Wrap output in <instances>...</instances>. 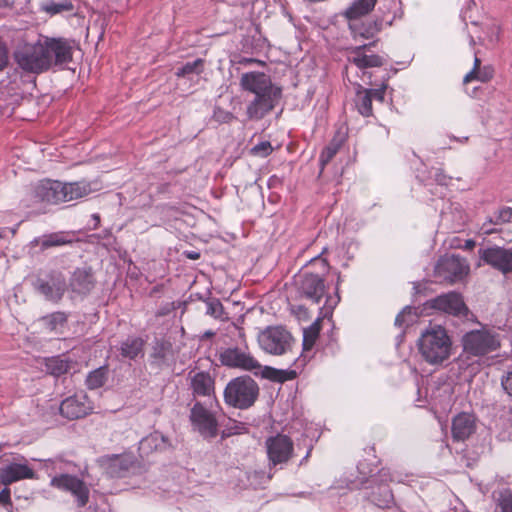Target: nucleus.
<instances>
[{
	"mask_svg": "<svg viewBox=\"0 0 512 512\" xmlns=\"http://www.w3.org/2000/svg\"><path fill=\"white\" fill-rule=\"evenodd\" d=\"M74 42L63 37L39 35L34 43V74L63 66L73 60Z\"/></svg>",
	"mask_w": 512,
	"mask_h": 512,
	"instance_id": "f257e3e1",
	"label": "nucleus"
},
{
	"mask_svg": "<svg viewBox=\"0 0 512 512\" xmlns=\"http://www.w3.org/2000/svg\"><path fill=\"white\" fill-rule=\"evenodd\" d=\"M39 462L47 469L51 468L54 472H60L58 475L51 478V486L61 491L71 493V495L75 497L78 507H84L88 503L90 491L84 480L64 472L70 471L71 467H74L75 464L61 458L46 461L39 460Z\"/></svg>",
	"mask_w": 512,
	"mask_h": 512,
	"instance_id": "f03ea898",
	"label": "nucleus"
},
{
	"mask_svg": "<svg viewBox=\"0 0 512 512\" xmlns=\"http://www.w3.org/2000/svg\"><path fill=\"white\" fill-rule=\"evenodd\" d=\"M312 258L309 262L310 267L319 266V271H303L295 277V286L300 297L305 298L312 303L319 304L326 294L325 276L329 271V264L322 254Z\"/></svg>",
	"mask_w": 512,
	"mask_h": 512,
	"instance_id": "7ed1b4c3",
	"label": "nucleus"
},
{
	"mask_svg": "<svg viewBox=\"0 0 512 512\" xmlns=\"http://www.w3.org/2000/svg\"><path fill=\"white\" fill-rule=\"evenodd\" d=\"M418 348L422 358L427 363L437 365L450 357L452 341L445 328L434 325L421 333Z\"/></svg>",
	"mask_w": 512,
	"mask_h": 512,
	"instance_id": "20e7f679",
	"label": "nucleus"
},
{
	"mask_svg": "<svg viewBox=\"0 0 512 512\" xmlns=\"http://www.w3.org/2000/svg\"><path fill=\"white\" fill-rule=\"evenodd\" d=\"M223 396L228 406L241 410L248 409L259 396V386L250 376H238L227 383Z\"/></svg>",
	"mask_w": 512,
	"mask_h": 512,
	"instance_id": "39448f33",
	"label": "nucleus"
},
{
	"mask_svg": "<svg viewBox=\"0 0 512 512\" xmlns=\"http://www.w3.org/2000/svg\"><path fill=\"white\" fill-rule=\"evenodd\" d=\"M462 346L468 356H485L500 347L499 335L486 328L471 330L463 335Z\"/></svg>",
	"mask_w": 512,
	"mask_h": 512,
	"instance_id": "423d86ee",
	"label": "nucleus"
},
{
	"mask_svg": "<svg viewBox=\"0 0 512 512\" xmlns=\"http://www.w3.org/2000/svg\"><path fill=\"white\" fill-rule=\"evenodd\" d=\"M260 348L271 355H284L291 351L295 340L283 326H268L258 334Z\"/></svg>",
	"mask_w": 512,
	"mask_h": 512,
	"instance_id": "0eeeda50",
	"label": "nucleus"
},
{
	"mask_svg": "<svg viewBox=\"0 0 512 512\" xmlns=\"http://www.w3.org/2000/svg\"><path fill=\"white\" fill-rule=\"evenodd\" d=\"M243 342H245V340H243ZM219 361L223 366L251 371L255 374H257L256 370L261 369V364L252 356L246 343L241 346H231L221 349L219 352Z\"/></svg>",
	"mask_w": 512,
	"mask_h": 512,
	"instance_id": "6e6552de",
	"label": "nucleus"
},
{
	"mask_svg": "<svg viewBox=\"0 0 512 512\" xmlns=\"http://www.w3.org/2000/svg\"><path fill=\"white\" fill-rule=\"evenodd\" d=\"M62 201V182L44 179L34 188V214L48 212L47 206L58 205Z\"/></svg>",
	"mask_w": 512,
	"mask_h": 512,
	"instance_id": "1a4fd4ad",
	"label": "nucleus"
},
{
	"mask_svg": "<svg viewBox=\"0 0 512 512\" xmlns=\"http://www.w3.org/2000/svg\"><path fill=\"white\" fill-rule=\"evenodd\" d=\"M265 448L269 461V468H283L294 455V444L292 439L284 434L270 436L265 441Z\"/></svg>",
	"mask_w": 512,
	"mask_h": 512,
	"instance_id": "9d476101",
	"label": "nucleus"
},
{
	"mask_svg": "<svg viewBox=\"0 0 512 512\" xmlns=\"http://www.w3.org/2000/svg\"><path fill=\"white\" fill-rule=\"evenodd\" d=\"M190 421L195 430L205 439H213L218 434V422L214 413L203 406L199 401L195 402L190 410Z\"/></svg>",
	"mask_w": 512,
	"mask_h": 512,
	"instance_id": "9b49d317",
	"label": "nucleus"
},
{
	"mask_svg": "<svg viewBox=\"0 0 512 512\" xmlns=\"http://www.w3.org/2000/svg\"><path fill=\"white\" fill-rule=\"evenodd\" d=\"M478 256L484 264L491 266L502 274L512 273V247L505 248L493 245L480 248Z\"/></svg>",
	"mask_w": 512,
	"mask_h": 512,
	"instance_id": "f8f14e48",
	"label": "nucleus"
},
{
	"mask_svg": "<svg viewBox=\"0 0 512 512\" xmlns=\"http://www.w3.org/2000/svg\"><path fill=\"white\" fill-rule=\"evenodd\" d=\"M426 306L457 317L467 318L469 314L462 295L457 292H448L430 299Z\"/></svg>",
	"mask_w": 512,
	"mask_h": 512,
	"instance_id": "ddd939ff",
	"label": "nucleus"
},
{
	"mask_svg": "<svg viewBox=\"0 0 512 512\" xmlns=\"http://www.w3.org/2000/svg\"><path fill=\"white\" fill-rule=\"evenodd\" d=\"M469 267L466 261L456 255L441 257L435 266V275L444 281L454 283L461 280L467 273Z\"/></svg>",
	"mask_w": 512,
	"mask_h": 512,
	"instance_id": "4468645a",
	"label": "nucleus"
},
{
	"mask_svg": "<svg viewBox=\"0 0 512 512\" xmlns=\"http://www.w3.org/2000/svg\"><path fill=\"white\" fill-rule=\"evenodd\" d=\"M282 96V90L277 93L270 92L262 95H255L249 102L246 109V115L249 120H261L278 104Z\"/></svg>",
	"mask_w": 512,
	"mask_h": 512,
	"instance_id": "2eb2a0df",
	"label": "nucleus"
},
{
	"mask_svg": "<svg viewBox=\"0 0 512 512\" xmlns=\"http://www.w3.org/2000/svg\"><path fill=\"white\" fill-rule=\"evenodd\" d=\"M60 414L69 419L85 417L92 411L91 401L85 393H76L64 399L59 406Z\"/></svg>",
	"mask_w": 512,
	"mask_h": 512,
	"instance_id": "dca6fc26",
	"label": "nucleus"
},
{
	"mask_svg": "<svg viewBox=\"0 0 512 512\" xmlns=\"http://www.w3.org/2000/svg\"><path fill=\"white\" fill-rule=\"evenodd\" d=\"M101 465L110 478H123L136 465V459L130 454L111 455L103 458Z\"/></svg>",
	"mask_w": 512,
	"mask_h": 512,
	"instance_id": "f3484780",
	"label": "nucleus"
},
{
	"mask_svg": "<svg viewBox=\"0 0 512 512\" xmlns=\"http://www.w3.org/2000/svg\"><path fill=\"white\" fill-rule=\"evenodd\" d=\"M241 86L244 90L255 95H262L270 92H276L281 88L273 85L269 76L262 72H248L241 77Z\"/></svg>",
	"mask_w": 512,
	"mask_h": 512,
	"instance_id": "a211bd4d",
	"label": "nucleus"
},
{
	"mask_svg": "<svg viewBox=\"0 0 512 512\" xmlns=\"http://www.w3.org/2000/svg\"><path fill=\"white\" fill-rule=\"evenodd\" d=\"M376 45V41L359 45L350 49L348 61L359 69L381 67L384 59L377 54H368L370 48Z\"/></svg>",
	"mask_w": 512,
	"mask_h": 512,
	"instance_id": "6ab92c4d",
	"label": "nucleus"
},
{
	"mask_svg": "<svg viewBox=\"0 0 512 512\" xmlns=\"http://www.w3.org/2000/svg\"><path fill=\"white\" fill-rule=\"evenodd\" d=\"M13 57L17 65L27 72H32V45L30 43V34L17 33L14 37Z\"/></svg>",
	"mask_w": 512,
	"mask_h": 512,
	"instance_id": "aec40b11",
	"label": "nucleus"
},
{
	"mask_svg": "<svg viewBox=\"0 0 512 512\" xmlns=\"http://www.w3.org/2000/svg\"><path fill=\"white\" fill-rule=\"evenodd\" d=\"M452 437L455 441H464L476 431V418L473 414L462 412L452 420Z\"/></svg>",
	"mask_w": 512,
	"mask_h": 512,
	"instance_id": "412c9836",
	"label": "nucleus"
},
{
	"mask_svg": "<svg viewBox=\"0 0 512 512\" xmlns=\"http://www.w3.org/2000/svg\"><path fill=\"white\" fill-rule=\"evenodd\" d=\"M190 384L194 397H210L215 394V380L209 372L189 373Z\"/></svg>",
	"mask_w": 512,
	"mask_h": 512,
	"instance_id": "4be33fe9",
	"label": "nucleus"
},
{
	"mask_svg": "<svg viewBox=\"0 0 512 512\" xmlns=\"http://www.w3.org/2000/svg\"><path fill=\"white\" fill-rule=\"evenodd\" d=\"M73 362L64 356H53L49 358H34V367L46 371L54 377L68 373Z\"/></svg>",
	"mask_w": 512,
	"mask_h": 512,
	"instance_id": "5701e85b",
	"label": "nucleus"
},
{
	"mask_svg": "<svg viewBox=\"0 0 512 512\" xmlns=\"http://www.w3.org/2000/svg\"><path fill=\"white\" fill-rule=\"evenodd\" d=\"M69 285L74 293L80 295L89 294L95 286V279L91 268H77L70 278Z\"/></svg>",
	"mask_w": 512,
	"mask_h": 512,
	"instance_id": "b1692460",
	"label": "nucleus"
},
{
	"mask_svg": "<svg viewBox=\"0 0 512 512\" xmlns=\"http://www.w3.org/2000/svg\"><path fill=\"white\" fill-rule=\"evenodd\" d=\"M169 447V439L162 433L155 431L140 440L138 449L142 456H148L153 452L165 451Z\"/></svg>",
	"mask_w": 512,
	"mask_h": 512,
	"instance_id": "393cba45",
	"label": "nucleus"
},
{
	"mask_svg": "<svg viewBox=\"0 0 512 512\" xmlns=\"http://www.w3.org/2000/svg\"><path fill=\"white\" fill-rule=\"evenodd\" d=\"M73 242L74 234L72 232L59 231L45 234L39 238H34V247L38 246L44 251L52 247L69 245Z\"/></svg>",
	"mask_w": 512,
	"mask_h": 512,
	"instance_id": "a878e982",
	"label": "nucleus"
},
{
	"mask_svg": "<svg viewBox=\"0 0 512 512\" xmlns=\"http://www.w3.org/2000/svg\"><path fill=\"white\" fill-rule=\"evenodd\" d=\"M31 477L32 470L25 464L10 463L0 467V482L4 485Z\"/></svg>",
	"mask_w": 512,
	"mask_h": 512,
	"instance_id": "bb28decb",
	"label": "nucleus"
},
{
	"mask_svg": "<svg viewBox=\"0 0 512 512\" xmlns=\"http://www.w3.org/2000/svg\"><path fill=\"white\" fill-rule=\"evenodd\" d=\"M366 464L364 462H360L357 466L360 477L357 480H353L350 483V489H360L364 486L365 483L371 482L373 484H388V482L393 481V476L389 469L382 468L379 470L377 475L371 476L372 479L369 480L367 473L365 472Z\"/></svg>",
	"mask_w": 512,
	"mask_h": 512,
	"instance_id": "cd10ccee",
	"label": "nucleus"
},
{
	"mask_svg": "<svg viewBox=\"0 0 512 512\" xmlns=\"http://www.w3.org/2000/svg\"><path fill=\"white\" fill-rule=\"evenodd\" d=\"M92 192L88 181L62 182V201L69 202L88 196Z\"/></svg>",
	"mask_w": 512,
	"mask_h": 512,
	"instance_id": "c85d7f7f",
	"label": "nucleus"
},
{
	"mask_svg": "<svg viewBox=\"0 0 512 512\" xmlns=\"http://www.w3.org/2000/svg\"><path fill=\"white\" fill-rule=\"evenodd\" d=\"M381 22L378 21H366L363 22L360 19L349 20V28L354 39H370L376 35L381 29Z\"/></svg>",
	"mask_w": 512,
	"mask_h": 512,
	"instance_id": "c756f323",
	"label": "nucleus"
},
{
	"mask_svg": "<svg viewBox=\"0 0 512 512\" xmlns=\"http://www.w3.org/2000/svg\"><path fill=\"white\" fill-rule=\"evenodd\" d=\"M370 494L367 498L377 507L385 509L394 504V496L388 484H374L369 486Z\"/></svg>",
	"mask_w": 512,
	"mask_h": 512,
	"instance_id": "7c9ffc66",
	"label": "nucleus"
},
{
	"mask_svg": "<svg viewBox=\"0 0 512 512\" xmlns=\"http://www.w3.org/2000/svg\"><path fill=\"white\" fill-rule=\"evenodd\" d=\"M66 283L62 278H53L51 281L42 282L38 286V291L45 299L58 302L64 295Z\"/></svg>",
	"mask_w": 512,
	"mask_h": 512,
	"instance_id": "2f4dec72",
	"label": "nucleus"
},
{
	"mask_svg": "<svg viewBox=\"0 0 512 512\" xmlns=\"http://www.w3.org/2000/svg\"><path fill=\"white\" fill-rule=\"evenodd\" d=\"M144 340L141 337L130 336L120 345V354L123 358L135 360L138 356H143Z\"/></svg>",
	"mask_w": 512,
	"mask_h": 512,
	"instance_id": "473e14b6",
	"label": "nucleus"
},
{
	"mask_svg": "<svg viewBox=\"0 0 512 512\" xmlns=\"http://www.w3.org/2000/svg\"><path fill=\"white\" fill-rule=\"evenodd\" d=\"M377 0H353L345 10L344 16L348 20H357L369 14L375 7Z\"/></svg>",
	"mask_w": 512,
	"mask_h": 512,
	"instance_id": "72a5a7b5",
	"label": "nucleus"
},
{
	"mask_svg": "<svg viewBox=\"0 0 512 512\" xmlns=\"http://www.w3.org/2000/svg\"><path fill=\"white\" fill-rule=\"evenodd\" d=\"M39 9L52 17L65 12L73 13L75 7L71 0H63L60 2L45 0L39 4Z\"/></svg>",
	"mask_w": 512,
	"mask_h": 512,
	"instance_id": "f704fd0d",
	"label": "nucleus"
},
{
	"mask_svg": "<svg viewBox=\"0 0 512 512\" xmlns=\"http://www.w3.org/2000/svg\"><path fill=\"white\" fill-rule=\"evenodd\" d=\"M172 345L165 340H156L152 347V364L161 366L167 361V357L171 352Z\"/></svg>",
	"mask_w": 512,
	"mask_h": 512,
	"instance_id": "c9c22d12",
	"label": "nucleus"
},
{
	"mask_svg": "<svg viewBox=\"0 0 512 512\" xmlns=\"http://www.w3.org/2000/svg\"><path fill=\"white\" fill-rule=\"evenodd\" d=\"M108 379V367L101 366L89 372L85 383L88 389L94 390L102 387Z\"/></svg>",
	"mask_w": 512,
	"mask_h": 512,
	"instance_id": "e433bc0d",
	"label": "nucleus"
},
{
	"mask_svg": "<svg viewBox=\"0 0 512 512\" xmlns=\"http://www.w3.org/2000/svg\"><path fill=\"white\" fill-rule=\"evenodd\" d=\"M355 103L358 112L362 116L369 117L373 114L372 98L365 91V88H363L361 85H358Z\"/></svg>",
	"mask_w": 512,
	"mask_h": 512,
	"instance_id": "4c0bfd02",
	"label": "nucleus"
},
{
	"mask_svg": "<svg viewBox=\"0 0 512 512\" xmlns=\"http://www.w3.org/2000/svg\"><path fill=\"white\" fill-rule=\"evenodd\" d=\"M39 321L48 331H58L59 328L63 327L67 322V315L60 311L53 312L47 316L42 317Z\"/></svg>",
	"mask_w": 512,
	"mask_h": 512,
	"instance_id": "58836bf2",
	"label": "nucleus"
},
{
	"mask_svg": "<svg viewBox=\"0 0 512 512\" xmlns=\"http://www.w3.org/2000/svg\"><path fill=\"white\" fill-rule=\"evenodd\" d=\"M343 139L334 137L327 146L324 147L322 150L320 156H319V163L321 165V169L323 170L324 167L332 160V158L337 154L340 147L342 146Z\"/></svg>",
	"mask_w": 512,
	"mask_h": 512,
	"instance_id": "ea45409f",
	"label": "nucleus"
},
{
	"mask_svg": "<svg viewBox=\"0 0 512 512\" xmlns=\"http://www.w3.org/2000/svg\"><path fill=\"white\" fill-rule=\"evenodd\" d=\"M262 376L277 382H284L296 378L297 373L294 370H280L272 367H264Z\"/></svg>",
	"mask_w": 512,
	"mask_h": 512,
	"instance_id": "a19ab883",
	"label": "nucleus"
},
{
	"mask_svg": "<svg viewBox=\"0 0 512 512\" xmlns=\"http://www.w3.org/2000/svg\"><path fill=\"white\" fill-rule=\"evenodd\" d=\"M204 302L206 304V315L219 320H225L228 318L225 314L224 307L218 298L208 297L204 299Z\"/></svg>",
	"mask_w": 512,
	"mask_h": 512,
	"instance_id": "79ce46f5",
	"label": "nucleus"
},
{
	"mask_svg": "<svg viewBox=\"0 0 512 512\" xmlns=\"http://www.w3.org/2000/svg\"><path fill=\"white\" fill-rule=\"evenodd\" d=\"M203 69V60L198 58L192 62H187L179 67L176 71V76L178 77H188L193 74H200Z\"/></svg>",
	"mask_w": 512,
	"mask_h": 512,
	"instance_id": "37998d69",
	"label": "nucleus"
},
{
	"mask_svg": "<svg viewBox=\"0 0 512 512\" xmlns=\"http://www.w3.org/2000/svg\"><path fill=\"white\" fill-rule=\"evenodd\" d=\"M512 218V208L510 207H503L496 211L492 216H490L487 221L483 224V228L486 227V224H493V225H502L504 223H507Z\"/></svg>",
	"mask_w": 512,
	"mask_h": 512,
	"instance_id": "c03bdc74",
	"label": "nucleus"
},
{
	"mask_svg": "<svg viewBox=\"0 0 512 512\" xmlns=\"http://www.w3.org/2000/svg\"><path fill=\"white\" fill-rule=\"evenodd\" d=\"M319 325L317 323H313L308 328L303 331V350H310L314 346L318 336H319Z\"/></svg>",
	"mask_w": 512,
	"mask_h": 512,
	"instance_id": "a18cd8bd",
	"label": "nucleus"
},
{
	"mask_svg": "<svg viewBox=\"0 0 512 512\" xmlns=\"http://www.w3.org/2000/svg\"><path fill=\"white\" fill-rule=\"evenodd\" d=\"M273 147L269 141H261L250 149V154L253 156L265 158L273 152Z\"/></svg>",
	"mask_w": 512,
	"mask_h": 512,
	"instance_id": "49530a36",
	"label": "nucleus"
},
{
	"mask_svg": "<svg viewBox=\"0 0 512 512\" xmlns=\"http://www.w3.org/2000/svg\"><path fill=\"white\" fill-rule=\"evenodd\" d=\"M416 314L412 313V308L405 307L395 318V325L402 327L403 325H410L414 322Z\"/></svg>",
	"mask_w": 512,
	"mask_h": 512,
	"instance_id": "de8ad7c7",
	"label": "nucleus"
},
{
	"mask_svg": "<svg viewBox=\"0 0 512 512\" xmlns=\"http://www.w3.org/2000/svg\"><path fill=\"white\" fill-rule=\"evenodd\" d=\"M499 512H512V491L506 489L502 491L498 499Z\"/></svg>",
	"mask_w": 512,
	"mask_h": 512,
	"instance_id": "09e8293b",
	"label": "nucleus"
},
{
	"mask_svg": "<svg viewBox=\"0 0 512 512\" xmlns=\"http://www.w3.org/2000/svg\"><path fill=\"white\" fill-rule=\"evenodd\" d=\"M247 430L248 428L245 423L233 421L232 423L226 426L222 436L228 437L231 435L242 434L246 433Z\"/></svg>",
	"mask_w": 512,
	"mask_h": 512,
	"instance_id": "8fccbe9b",
	"label": "nucleus"
},
{
	"mask_svg": "<svg viewBox=\"0 0 512 512\" xmlns=\"http://www.w3.org/2000/svg\"><path fill=\"white\" fill-rule=\"evenodd\" d=\"M340 281L341 276L340 273H338L335 296H328L323 307L326 310V312L332 311L340 301V296L338 293Z\"/></svg>",
	"mask_w": 512,
	"mask_h": 512,
	"instance_id": "3c124183",
	"label": "nucleus"
},
{
	"mask_svg": "<svg viewBox=\"0 0 512 512\" xmlns=\"http://www.w3.org/2000/svg\"><path fill=\"white\" fill-rule=\"evenodd\" d=\"M494 70L491 66H483L479 70L476 71V75L473 77V80H477L480 82H488L493 77Z\"/></svg>",
	"mask_w": 512,
	"mask_h": 512,
	"instance_id": "603ef678",
	"label": "nucleus"
},
{
	"mask_svg": "<svg viewBox=\"0 0 512 512\" xmlns=\"http://www.w3.org/2000/svg\"><path fill=\"white\" fill-rule=\"evenodd\" d=\"M248 479L253 485H262L271 479V475L266 476L263 471H253L249 473Z\"/></svg>",
	"mask_w": 512,
	"mask_h": 512,
	"instance_id": "864d4df0",
	"label": "nucleus"
},
{
	"mask_svg": "<svg viewBox=\"0 0 512 512\" xmlns=\"http://www.w3.org/2000/svg\"><path fill=\"white\" fill-rule=\"evenodd\" d=\"M431 173H433L431 177L439 185L446 186L451 180V177L447 176L441 168H435Z\"/></svg>",
	"mask_w": 512,
	"mask_h": 512,
	"instance_id": "5fc2aeb1",
	"label": "nucleus"
},
{
	"mask_svg": "<svg viewBox=\"0 0 512 512\" xmlns=\"http://www.w3.org/2000/svg\"><path fill=\"white\" fill-rule=\"evenodd\" d=\"M501 385L504 391L512 397V369L501 377Z\"/></svg>",
	"mask_w": 512,
	"mask_h": 512,
	"instance_id": "6e6d98bb",
	"label": "nucleus"
},
{
	"mask_svg": "<svg viewBox=\"0 0 512 512\" xmlns=\"http://www.w3.org/2000/svg\"><path fill=\"white\" fill-rule=\"evenodd\" d=\"M387 88L386 84H383L380 88L377 89H365V91L369 94L372 99H375L379 102H383L385 98V90Z\"/></svg>",
	"mask_w": 512,
	"mask_h": 512,
	"instance_id": "4d7b16f0",
	"label": "nucleus"
},
{
	"mask_svg": "<svg viewBox=\"0 0 512 512\" xmlns=\"http://www.w3.org/2000/svg\"><path fill=\"white\" fill-rule=\"evenodd\" d=\"M8 64V51L6 44L0 38V70L4 69Z\"/></svg>",
	"mask_w": 512,
	"mask_h": 512,
	"instance_id": "13d9d810",
	"label": "nucleus"
},
{
	"mask_svg": "<svg viewBox=\"0 0 512 512\" xmlns=\"http://www.w3.org/2000/svg\"><path fill=\"white\" fill-rule=\"evenodd\" d=\"M480 68H482L481 60L478 57H475L473 69L465 75L463 82L468 83L473 81V77L476 75V71L479 70Z\"/></svg>",
	"mask_w": 512,
	"mask_h": 512,
	"instance_id": "bf43d9fd",
	"label": "nucleus"
},
{
	"mask_svg": "<svg viewBox=\"0 0 512 512\" xmlns=\"http://www.w3.org/2000/svg\"><path fill=\"white\" fill-rule=\"evenodd\" d=\"M215 117L218 121L229 122L233 118V114L219 110V112H215Z\"/></svg>",
	"mask_w": 512,
	"mask_h": 512,
	"instance_id": "052dcab7",
	"label": "nucleus"
},
{
	"mask_svg": "<svg viewBox=\"0 0 512 512\" xmlns=\"http://www.w3.org/2000/svg\"><path fill=\"white\" fill-rule=\"evenodd\" d=\"M9 501H10V490L8 488H5L0 492V503L6 504Z\"/></svg>",
	"mask_w": 512,
	"mask_h": 512,
	"instance_id": "680f3d73",
	"label": "nucleus"
},
{
	"mask_svg": "<svg viewBox=\"0 0 512 512\" xmlns=\"http://www.w3.org/2000/svg\"><path fill=\"white\" fill-rule=\"evenodd\" d=\"M476 246V242L473 239H468L465 241L463 248L465 250H472Z\"/></svg>",
	"mask_w": 512,
	"mask_h": 512,
	"instance_id": "e2e57ef3",
	"label": "nucleus"
},
{
	"mask_svg": "<svg viewBox=\"0 0 512 512\" xmlns=\"http://www.w3.org/2000/svg\"><path fill=\"white\" fill-rule=\"evenodd\" d=\"M215 334H216V333H215L214 331H212V330H207V331H205V332L203 333V335H202V339H205V338H211V337L215 336Z\"/></svg>",
	"mask_w": 512,
	"mask_h": 512,
	"instance_id": "0e129e2a",
	"label": "nucleus"
},
{
	"mask_svg": "<svg viewBox=\"0 0 512 512\" xmlns=\"http://www.w3.org/2000/svg\"><path fill=\"white\" fill-rule=\"evenodd\" d=\"M187 257L192 260H196L200 257V254L198 252H189L187 254Z\"/></svg>",
	"mask_w": 512,
	"mask_h": 512,
	"instance_id": "69168bd1",
	"label": "nucleus"
},
{
	"mask_svg": "<svg viewBox=\"0 0 512 512\" xmlns=\"http://www.w3.org/2000/svg\"><path fill=\"white\" fill-rule=\"evenodd\" d=\"M12 0H0V7L7 6Z\"/></svg>",
	"mask_w": 512,
	"mask_h": 512,
	"instance_id": "338daca9",
	"label": "nucleus"
},
{
	"mask_svg": "<svg viewBox=\"0 0 512 512\" xmlns=\"http://www.w3.org/2000/svg\"><path fill=\"white\" fill-rule=\"evenodd\" d=\"M93 218L96 221V225L95 226H97L99 224V222H100V217H99L98 214H93Z\"/></svg>",
	"mask_w": 512,
	"mask_h": 512,
	"instance_id": "774afa93",
	"label": "nucleus"
}]
</instances>
